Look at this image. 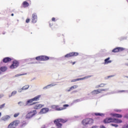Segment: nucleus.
Returning <instances> with one entry per match:
<instances>
[{
    "label": "nucleus",
    "mask_w": 128,
    "mask_h": 128,
    "mask_svg": "<svg viewBox=\"0 0 128 128\" xmlns=\"http://www.w3.org/2000/svg\"><path fill=\"white\" fill-rule=\"evenodd\" d=\"M104 124H110V122H114L115 124H122V120L120 119L116 118H106L104 120Z\"/></svg>",
    "instance_id": "1"
},
{
    "label": "nucleus",
    "mask_w": 128,
    "mask_h": 128,
    "mask_svg": "<svg viewBox=\"0 0 128 128\" xmlns=\"http://www.w3.org/2000/svg\"><path fill=\"white\" fill-rule=\"evenodd\" d=\"M58 105H52L50 106L51 108H53L54 110H66V107L69 106V105L68 104L63 105L64 108H58Z\"/></svg>",
    "instance_id": "2"
},
{
    "label": "nucleus",
    "mask_w": 128,
    "mask_h": 128,
    "mask_svg": "<svg viewBox=\"0 0 128 128\" xmlns=\"http://www.w3.org/2000/svg\"><path fill=\"white\" fill-rule=\"evenodd\" d=\"M108 90V88H98V90H94L91 92V94L94 96V94H102V92H106Z\"/></svg>",
    "instance_id": "3"
},
{
    "label": "nucleus",
    "mask_w": 128,
    "mask_h": 128,
    "mask_svg": "<svg viewBox=\"0 0 128 128\" xmlns=\"http://www.w3.org/2000/svg\"><path fill=\"white\" fill-rule=\"evenodd\" d=\"M82 124L84 126L92 124H94V120L92 118H86L82 121Z\"/></svg>",
    "instance_id": "4"
},
{
    "label": "nucleus",
    "mask_w": 128,
    "mask_h": 128,
    "mask_svg": "<svg viewBox=\"0 0 128 128\" xmlns=\"http://www.w3.org/2000/svg\"><path fill=\"white\" fill-rule=\"evenodd\" d=\"M36 110H34L32 112H28L26 115V118H32V116H36Z\"/></svg>",
    "instance_id": "5"
},
{
    "label": "nucleus",
    "mask_w": 128,
    "mask_h": 128,
    "mask_svg": "<svg viewBox=\"0 0 128 128\" xmlns=\"http://www.w3.org/2000/svg\"><path fill=\"white\" fill-rule=\"evenodd\" d=\"M92 76H88L82 78H78L76 79H73L71 80V82H78V80H86L89 78H92Z\"/></svg>",
    "instance_id": "6"
},
{
    "label": "nucleus",
    "mask_w": 128,
    "mask_h": 128,
    "mask_svg": "<svg viewBox=\"0 0 128 128\" xmlns=\"http://www.w3.org/2000/svg\"><path fill=\"white\" fill-rule=\"evenodd\" d=\"M37 60H48L50 58L48 56H39L36 58Z\"/></svg>",
    "instance_id": "7"
},
{
    "label": "nucleus",
    "mask_w": 128,
    "mask_h": 128,
    "mask_svg": "<svg viewBox=\"0 0 128 128\" xmlns=\"http://www.w3.org/2000/svg\"><path fill=\"white\" fill-rule=\"evenodd\" d=\"M38 22V16H36V14L34 13L32 14V22L33 24H36Z\"/></svg>",
    "instance_id": "8"
},
{
    "label": "nucleus",
    "mask_w": 128,
    "mask_h": 128,
    "mask_svg": "<svg viewBox=\"0 0 128 128\" xmlns=\"http://www.w3.org/2000/svg\"><path fill=\"white\" fill-rule=\"evenodd\" d=\"M18 62L14 60L12 64L10 66V68H16L17 66H18Z\"/></svg>",
    "instance_id": "9"
},
{
    "label": "nucleus",
    "mask_w": 128,
    "mask_h": 128,
    "mask_svg": "<svg viewBox=\"0 0 128 128\" xmlns=\"http://www.w3.org/2000/svg\"><path fill=\"white\" fill-rule=\"evenodd\" d=\"M48 112H50V109L48 108H45L41 109L40 114H47Z\"/></svg>",
    "instance_id": "10"
},
{
    "label": "nucleus",
    "mask_w": 128,
    "mask_h": 128,
    "mask_svg": "<svg viewBox=\"0 0 128 128\" xmlns=\"http://www.w3.org/2000/svg\"><path fill=\"white\" fill-rule=\"evenodd\" d=\"M124 50V48L120 47H118L112 50V52H122Z\"/></svg>",
    "instance_id": "11"
},
{
    "label": "nucleus",
    "mask_w": 128,
    "mask_h": 128,
    "mask_svg": "<svg viewBox=\"0 0 128 128\" xmlns=\"http://www.w3.org/2000/svg\"><path fill=\"white\" fill-rule=\"evenodd\" d=\"M78 56V52H70L66 54L64 56L65 58H70V56Z\"/></svg>",
    "instance_id": "12"
},
{
    "label": "nucleus",
    "mask_w": 128,
    "mask_h": 128,
    "mask_svg": "<svg viewBox=\"0 0 128 128\" xmlns=\"http://www.w3.org/2000/svg\"><path fill=\"white\" fill-rule=\"evenodd\" d=\"M35 106H34V110H40V108H42L43 106H44V104H38V102H36Z\"/></svg>",
    "instance_id": "13"
},
{
    "label": "nucleus",
    "mask_w": 128,
    "mask_h": 128,
    "mask_svg": "<svg viewBox=\"0 0 128 128\" xmlns=\"http://www.w3.org/2000/svg\"><path fill=\"white\" fill-rule=\"evenodd\" d=\"M32 102H34L32 98L28 100L25 106H34V104H36V102L32 103Z\"/></svg>",
    "instance_id": "14"
},
{
    "label": "nucleus",
    "mask_w": 128,
    "mask_h": 128,
    "mask_svg": "<svg viewBox=\"0 0 128 128\" xmlns=\"http://www.w3.org/2000/svg\"><path fill=\"white\" fill-rule=\"evenodd\" d=\"M62 122L63 124H64V122H68V120H64L62 118H59L54 120V122Z\"/></svg>",
    "instance_id": "15"
},
{
    "label": "nucleus",
    "mask_w": 128,
    "mask_h": 128,
    "mask_svg": "<svg viewBox=\"0 0 128 128\" xmlns=\"http://www.w3.org/2000/svg\"><path fill=\"white\" fill-rule=\"evenodd\" d=\"M10 118V116L6 115L2 118L1 120H3L4 122H6V120H8Z\"/></svg>",
    "instance_id": "16"
},
{
    "label": "nucleus",
    "mask_w": 128,
    "mask_h": 128,
    "mask_svg": "<svg viewBox=\"0 0 128 128\" xmlns=\"http://www.w3.org/2000/svg\"><path fill=\"white\" fill-rule=\"evenodd\" d=\"M56 86V84H52L43 88V90H48V88H50L52 86Z\"/></svg>",
    "instance_id": "17"
},
{
    "label": "nucleus",
    "mask_w": 128,
    "mask_h": 128,
    "mask_svg": "<svg viewBox=\"0 0 128 128\" xmlns=\"http://www.w3.org/2000/svg\"><path fill=\"white\" fill-rule=\"evenodd\" d=\"M18 124H20V121L16 120L12 122L10 124H11L14 126H15L16 128V126H18Z\"/></svg>",
    "instance_id": "18"
},
{
    "label": "nucleus",
    "mask_w": 128,
    "mask_h": 128,
    "mask_svg": "<svg viewBox=\"0 0 128 128\" xmlns=\"http://www.w3.org/2000/svg\"><path fill=\"white\" fill-rule=\"evenodd\" d=\"M126 90H119L117 92H116L114 91L108 92L107 94H116L117 92H126Z\"/></svg>",
    "instance_id": "19"
},
{
    "label": "nucleus",
    "mask_w": 128,
    "mask_h": 128,
    "mask_svg": "<svg viewBox=\"0 0 128 128\" xmlns=\"http://www.w3.org/2000/svg\"><path fill=\"white\" fill-rule=\"evenodd\" d=\"M42 96L41 95H38L36 96H35L34 98H32L33 102H36L38 100H40V98Z\"/></svg>",
    "instance_id": "20"
},
{
    "label": "nucleus",
    "mask_w": 128,
    "mask_h": 128,
    "mask_svg": "<svg viewBox=\"0 0 128 128\" xmlns=\"http://www.w3.org/2000/svg\"><path fill=\"white\" fill-rule=\"evenodd\" d=\"M111 116H115V118H122V115L120 114H111Z\"/></svg>",
    "instance_id": "21"
},
{
    "label": "nucleus",
    "mask_w": 128,
    "mask_h": 128,
    "mask_svg": "<svg viewBox=\"0 0 128 128\" xmlns=\"http://www.w3.org/2000/svg\"><path fill=\"white\" fill-rule=\"evenodd\" d=\"M11 60H12V58L8 57L5 58L3 59L4 62H10Z\"/></svg>",
    "instance_id": "22"
},
{
    "label": "nucleus",
    "mask_w": 128,
    "mask_h": 128,
    "mask_svg": "<svg viewBox=\"0 0 128 128\" xmlns=\"http://www.w3.org/2000/svg\"><path fill=\"white\" fill-rule=\"evenodd\" d=\"M22 6L23 8H28V6H30V4L27 2L24 1L23 2Z\"/></svg>",
    "instance_id": "23"
},
{
    "label": "nucleus",
    "mask_w": 128,
    "mask_h": 128,
    "mask_svg": "<svg viewBox=\"0 0 128 128\" xmlns=\"http://www.w3.org/2000/svg\"><path fill=\"white\" fill-rule=\"evenodd\" d=\"M54 124H56V126L57 128H62V124L60 123V122H54Z\"/></svg>",
    "instance_id": "24"
},
{
    "label": "nucleus",
    "mask_w": 128,
    "mask_h": 128,
    "mask_svg": "<svg viewBox=\"0 0 128 128\" xmlns=\"http://www.w3.org/2000/svg\"><path fill=\"white\" fill-rule=\"evenodd\" d=\"M78 85H74L72 86H71L69 90H66V92H70V90H74V88H78Z\"/></svg>",
    "instance_id": "25"
},
{
    "label": "nucleus",
    "mask_w": 128,
    "mask_h": 128,
    "mask_svg": "<svg viewBox=\"0 0 128 128\" xmlns=\"http://www.w3.org/2000/svg\"><path fill=\"white\" fill-rule=\"evenodd\" d=\"M110 58H108L104 60V64H110V62H112V60H110Z\"/></svg>",
    "instance_id": "26"
},
{
    "label": "nucleus",
    "mask_w": 128,
    "mask_h": 128,
    "mask_svg": "<svg viewBox=\"0 0 128 128\" xmlns=\"http://www.w3.org/2000/svg\"><path fill=\"white\" fill-rule=\"evenodd\" d=\"M106 84H100L99 85H97L96 86V88H104V86H106Z\"/></svg>",
    "instance_id": "27"
},
{
    "label": "nucleus",
    "mask_w": 128,
    "mask_h": 128,
    "mask_svg": "<svg viewBox=\"0 0 128 128\" xmlns=\"http://www.w3.org/2000/svg\"><path fill=\"white\" fill-rule=\"evenodd\" d=\"M17 92H18L16 90L13 91L12 92L11 94L8 96L9 98H12V96H16V94Z\"/></svg>",
    "instance_id": "28"
},
{
    "label": "nucleus",
    "mask_w": 128,
    "mask_h": 128,
    "mask_svg": "<svg viewBox=\"0 0 128 128\" xmlns=\"http://www.w3.org/2000/svg\"><path fill=\"white\" fill-rule=\"evenodd\" d=\"M18 104L19 106H26V104H24V102H19Z\"/></svg>",
    "instance_id": "29"
},
{
    "label": "nucleus",
    "mask_w": 128,
    "mask_h": 128,
    "mask_svg": "<svg viewBox=\"0 0 128 128\" xmlns=\"http://www.w3.org/2000/svg\"><path fill=\"white\" fill-rule=\"evenodd\" d=\"M95 116H104V114L102 113H94Z\"/></svg>",
    "instance_id": "30"
},
{
    "label": "nucleus",
    "mask_w": 128,
    "mask_h": 128,
    "mask_svg": "<svg viewBox=\"0 0 128 128\" xmlns=\"http://www.w3.org/2000/svg\"><path fill=\"white\" fill-rule=\"evenodd\" d=\"M82 99H76V100H74L73 101V104H76V102H82Z\"/></svg>",
    "instance_id": "31"
},
{
    "label": "nucleus",
    "mask_w": 128,
    "mask_h": 128,
    "mask_svg": "<svg viewBox=\"0 0 128 128\" xmlns=\"http://www.w3.org/2000/svg\"><path fill=\"white\" fill-rule=\"evenodd\" d=\"M7 68H6V66H4V67H1V68H0V70H1V72H6V70Z\"/></svg>",
    "instance_id": "32"
},
{
    "label": "nucleus",
    "mask_w": 128,
    "mask_h": 128,
    "mask_svg": "<svg viewBox=\"0 0 128 128\" xmlns=\"http://www.w3.org/2000/svg\"><path fill=\"white\" fill-rule=\"evenodd\" d=\"M28 88H30V85H26L23 86L22 88L24 90H28Z\"/></svg>",
    "instance_id": "33"
},
{
    "label": "nucleus",
    "mask_w": 128,
    "mask_h": 128,
    "mask_svg": "<svg viewBox=\"0 0 128 128\" xmlns=\"http://www.w3.org/2000/svg\"><path fill=\"white\" fill-rule=\"evenodd\" d=\"M26 126V122H24L20 126V128H24Z\"/></svg>",
    "instance_id": "34"
},
{
    "label": "nucleus",
    "mask_w": 128,
    "mask_h": 128,
    "mask_svg": "<svg viewBox=\"0 0 128 128\" xmlns=\"http://www.w3.org/2000/svg\"><path fill=\"white\" fill-rule=\"evenodd\" d=\"M8 128H16V126H14V125H12V124H10L8 126Z\"/></svg>",
    "instance_id": "35"
},
{
    "label": "nucleus",
    "mask_w": 128,
    "mask_h": 128,
    "mask_svg": "<svg viewBox=\"0 0 128 128\" xmlns=\"http://www.w3.org/2000/svg\"><path fill=\"white\" fill-rule=\"evenodd\" d=\"M20 116V112H17L14 114V118H18V116Z\"/></svg>",
    "instance_id": "36"
},
{
    "label": "nucleus",
    "mask_w": 128,
    "mask_h": 128,
    "mask_svg": "<svg viewBox=\"0 0 128 128\" xmlns=\"http://www.w3.org/2000/svg\"><path fill=\"white\" fill-rule=\"evenodd\" d=\"M110 126H114V128H118V125L116 124H111Z\"/></svg>",
    "instance_id": "37"
},
{
    "label": "nucleus",
    "mask_w": 128,
    "mask_h": 128,
    "mask_svg": "<svg viewBox=\"0 0 128 128\" xmlns=\"http://www.w3.org/2000/svg\"><path fill=\"white\" fill-rule=\"evenodd\" d=\"M26 74H17L16 75V77H18V76H24Z\"/></svg>",
    "instance_id": "38"
},
{
    "label": "nucleus",
    "mask_w": 128,
    "mask_h": 128,
    "mask_svg": "<svg viewBox=\"0 0 128 128\" xmlns=\"http://www.w3.org/2000/svg\"><path fill=\"white\" fill-rule=\"evenodd\" d=\"M4 106H6V104H4L2 105H0V110H2V108H4Z\"/></svg>",
    "instance_id": "39"
},
{
    "label": "nucleus",
    "mask_w": 128,
    "mask_h": 128,
    "mask_svg": "<svg viewBox=\"0 0 128 128\" xmlns=\"http://www.w3.org/2000/svg\"><path fill=\"white\" fill-rule=\"evenodd\" d=\"M122 128H128V124H125Z\"/></svg>",
    "instance_id": "40"
},
{
    "label": "nucleus",
    "mask_w": 128,
    "mask_h": 128,
    "mask_svg": "<svg viewBox=\"0 0 128 128\" xmlns=\"http://www.w3.org/2000/svg\"><path fill=\"white\" fill-rule=\"evenodd\" d=\"M26 22L27 24H28V22H30V18H27V19L26 20Z\"/></svg>",
    "instance_id": "41"
},
{
    "label": "nucleus",
    "mask_w": 128,
    "mask_h": 128,
    "mask_svg": "<svg viewBox=\"0 0 128 128\" xmlns=\"http://www.w3.org/2000/svg\"><path fill=\"white\" fill-rule=\"evenodd\" d=\"M22 90H24V89L22 88H20L18 90V92H22Z\"/></svg>",
    "instance_id": "42"
},
{
    "label": "nucleus",
    "mask_w": 128,
    "mask_h": 128,
    "mask_svg": "<svg viewBox=\"0 0 128 128\" xmlns=\"http://www.w3.org/2000/svg\"><path fill=\"white\" fill-rule=\"evenodd\" d=\"M124 118H128V114H126V115L124 116Z\"/></svg>",
    "instance_id": "43"
},
{
    "label": "nucleus",
    "mask_w": 128,
    "mask_h": 128,
    "mask_svg": "<svg viewBox=\"0 0 128 128\" xmlns=\"http://www.w3.org/2000/svg\"><path fill=\"white\" fill-rule=\"evenodd\" d=\"M52 22H56V18H52Z\"/></svg>",
    "instance_id": "44"
},
{
    "label": "nucleus",
    "mask_w": 128,
    "mask_h": 128,
    "mask_svg": "<svg viewBox=\"0 0 128 128\" xmlns=\"http://www.w3.org/2000/svg\"><path fill=\"white\" fill-rule=\"evenodd\" d=\"M53 24H53L52 23H50V27L52 26Z\"/></svg>",
    "instance_id": "45"
},
{
    "label": "nucleus",
    "mask_w": 128,
    "mask_h": 128,
    "mask_svg": "<svg viewBox=\"0 0 128 128\" xmlns=\"http://www.w3.org/2000/svg\"><path fill=\"white\" fill-rule=\"evenodd\" d=\"M4 96V94H0V98H2Z\"/></svg>",
    "instance_id": "46"
},
{
    "label": "nucleus",
    "mask_w": 128,
    "mask_h": 128,
    "mask_svg": "<svg viewBox=\"0 0 128 128\" xmlns=\"http://www.w3.org/2000/svg\"><path fill=\"white\" fill-rule=\"evenodd\" d=\"M112 76H108V78H112Z\"/></svg>",
    "instance_id": "47"
},
{
    "label": "nucleus",
    "mask_w": 128,
    "mask_h": 128,
    "mask_svg": "<svg viewBox=\"0 0 128 128\" xmlns=\"http://www.w3.org/2000/svg\"><path fill=\"white\" fill-rule=\"evenodd\" d=\"M90 128H96V126H93L91 127Z\"/></svg>",
    "instance_id": "48"
},
{
    "label": "nucleus",
    "mask_w": 128,
    "mask_h": 128,
    "mask_svg": "<svg viewBox=\"0 0 128 128\" xmlns=\"http://www.w3.org/2000/svg\"><path fill=\"white\" fill-rule=\"evenodd\" d=\"M116 112H122V110H116Z\"/></svg>",
    "instance_id": "49"
},
{
    "label": "nucleus",
    "mask_w": 128,
    "mask_h": 128,
    "mask_svg": "<svg viewBox=\"0 0 128 128\" xmlns=\"http://www.w3.org/2000/svg\"><path fill=\"white\" fill-rule=\"evenodd\" d=\"M32 64H38V62H33Z\"/></svg>",
    "instance_id": "50"
},
{
    "label": "nucleus",
    "mask_w": 128,
    "mask_h": 128,
    "mask_svg": "<svg viewBox=\"0 0 128 128\" xmlns=\"http://www.w3.org/2000/svg\"><path fill=\"white\" fill-rule=\"evenodd\" d=\"M2 116V112H0V118Z\"/></svg>",
    "instance_id": "51"
},
{
    "label": "nucleus",
    "mask_w": 128,
    "mask_h": 128,
    "mask_svg": "<svg viewBox=\"0 0 128 128\" xmlns=\"http://www.w3.org/2000/svg\"><path fill=\"white\" fill-rule=\"evenodd\" d=\"M11 16H14V14H11Z\"/></svg>",
    "instance_id": "52"
},
{
    "label": "nucleus",
    "mask_w": 128,
    "mask_h": 128,
    "mask_svg": "<svg viewBox=\"0 0 128 128\" xmlns=\"http://www.w3.org/2000/svg\"><path fill=\"white\" fill-rule=\"evenodd\" d=\"M76 64V62H74L72 63V64Z\"/></svg>",
    "instance_id": "53"
},
{
    "label": "nucleus",
    "mask_w": 128,
    "mask_h": 128,
    "mask_svg": "<svg viewBox=\"0 0 128 128\" xmlns=\"http://www.w3.org/2000/svg\"><path fill=\"white\" fill-rule=\"evenodd\" d=\"M0 74H2V72H1V70H0Z\"/></svg>",
    "instance_id": "54"
},
{
    "label": "nucleus",
    "mask_w": 128,
    "mask_h": 128,
    "mask_svg": "<svg viewBox=\"0 0 128 128\" xmlns=\"http://www.w3.org/2000/svg\"><path fill=\"white\" fill-rule=\"evenodd\" d=\"M3 34H4V33H3Z\"/></svg>",
    "instance_id": "55"
}]
</instances>
